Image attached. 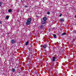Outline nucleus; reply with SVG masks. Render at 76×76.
I'll use <instances>...</instances> for the list:
<instances>
[{
	"mask_svg": "<svg viewBox=\"0 0 76 76\" xmlns=\"http://www.w3.org/2000/svg\"><path fill=\"white\" fill-rule=\"evenodd\" d=\"M32 20V19L31 18H28L26 22V25H28L31 23V21Z\"/></svg>",
	"mask_w": 76,
	"mask_h": 76,
	"instance_id": "obj_1",
	"label": "nucleus"
},
{
	"mask_svg": "<svg viewBox=\"0 0 76 76\" xmlns=\"http://www.w3.org/2000/svg\"><path fill=\"white\" fill-rule=\"evenodd\" d=\"M12 72L13 73H15V72H16V70H15V69L12 68Z\"/></svg>",
	"mask_w": 76,
	"mask_h": 76,
	"instance_id": "obj_2",
	"label": "nucleus"
},
{
	"mask_svg": "<svg viewBox=\"0 0 76 76\" xmlns=\"http://www.w3.org/2000/svg\"><path fill=\"white\" fill-rule=\"evenodd\" d=\"M11 42L12 44H15V40L14 39H12L11 40Z\"/></svg>",
	"mask_w": 76,
	"mask_h": 76,
	"instance_id": "obj_3",
	"label": "nucleus"
},
{
	"mask_svg": "<svg viewBox=\"0 0 76 76\" xmlns=\"http://www.w3.org/2000/svg\"><path fill=\"white\" fill-rule=\"evenodd\" d=\"M50 64H51V65H50V66H51V68H54V63H51Z\"/></svg>",
	"mask_w": 76,
	"mask_h": 76,
	"instance_id": "obj_4",
	"label": "nucleus"
},
{
	"mask_svg": "<svg viewBox=\"0 0 76 76\" xmlns=\"http://www.w3.org/2000/svg\"><path fill=\"white\" fill-rule=\"evenodd\" d=\"M46 47H47V45L45 44L43 45V48L44 49H45L46 48Z\"/></svg>",
	"mask_w": 76,
	"mask_h": 76,
	"instance_id": "obj_5",
	"label": "nucleus"
},
{
	"mask_svg": "<svg viewBox=\"0 0 76 76\" xmlns=\"http://www.w3.org/2000/svg\"><path fill=\"white\" fill-rule=\"evenodd\" d=\"M52 61H53V62H54V61H56V57H54L53 58Z\"/></svg>",
	"mask_w": 76,
	"mask_h": 76,
	"instance_id": "obj_6",
	"label": "nucleus"
},
{
	"mask_svg": "<svg viewBox=\"0 0 76 76\" xmlns=\"http://www.w3.org/2000/svg\"><path fill=\"white\" fill-rule=\"evenodd\" d=\"M47 18L45 17L43 18V20L45 21V20H47Z\"/></svg>",
	"mask_w": 76,
	"mask_h": 76,
	"instance_id": "obj_7",
	"label": "nucleus"
},
{
	"mask_svg": "<svg viewBox=\"0 0 76 76\" xmlns=\"http://www.w3.org/2000/svg\"><path fill=\"white\" fill-rule=\"evenodd\" d=\"M60 21H61V22H64V18H61V19H60Z\"/></svg>",
	"mask_w": 76,
	"mask_h": 76,
	"instance_id": "obj_8",
	"label": "nucleus"
},
{
	"mask_svg": "<svg viewBox=\"0 0 76 76\" xmlns=\"http://www.w3.org/2000/svg\"><path fill=\"white\" fill-rule=\"evenodd\" d=\"M75 40H76V39H73L72 41L71 42V43H73L74 41H75Z\"/></svg>",
	"mask_w": 76,
	"mask_h": 76,
	"instance_id": "obj_9",
	"label": "nucleus"
},
{
	"mask_svg": "<svg viewBox=\"0 0 76 76\" xmlns=\"http://www.w3.org/2000/svg\"><path fill=\"white\" fill-rule=\"evenodd\" d=\"M40 28H41V29H42V28H44V26H43V25H42L40 26Z\"/></svg>",
	"mask_w": 76,
	"mask_h": 76,
	"instance_id": "obj_10",
	"label": "nucleus"
},
{
	"mask_svg": "<svg viewBox=\"0 0 76 76\" xmlns=\"http://www.w3.org/2000/svg\"><path fill=\"white\" fill-rule=\"evenodd\" d=\"M9 16L7 15L6 17V19L8 20V19H9Z\"/></svg>",
	"mask_w": 76,
	"mask_h": 76,
	"instance_id": "obj_11",
	"label": "nucleus"
},
{
	"mask_svg": "<svg viewBox=\"0 0 76 76\" xmlns=\"http://www.w3.org/2000/svg\"><path fill=\"white\" fill-rule=\"evenodd\" d=\"M45 21L44 20L43 21L42 23V24H45Z\"/></svg>",
	"mask_w": 76,
	"mask_h": 76,
	"instance_id": "obj_12",
	"label": "nucleus"
},
{
	"mask_svg": "<svg viewBox=\"0 0 76 76\" xmlns=\"http://www.w3.org/2000/svg\"><path fill=\"white\" fill-rule=\"evenodd\" d=\"M28 44H29V42H28V41H27L26 43V45H28Z\"/></svg>",
	"mask_w": 76,
	"mask_h": 76,
	"instance_id": "obj_13",
	"label": "nucleus"
},
{
	"mask_svg": "<svg viewBox=\"0 0 76 76\" xmlns=\"http://www.w3.org/2000/svg\"><path fill=\"white\" fill-rule=\"evenodd\" d=\"M8 12H9V13H10V12H12V10L10 9L8 10Z\"/></svg>",
	"mask_w": 76,
	"mask_h": 76,
	"instance_id": "obj_14",
	"label": "nucleus"
},
{
	"mask_svg": "<svg viewBox=\"0 0 76 76\" xmlns=\"http://www.w3.org/2000/svg\"><path fill=\"white\" fill-rule=\"evenodd\" d=\"M2 5V2H0V7H1V6Z\"/></svg>",
	"mask_w": 76,
	"mask_h": 76,
	"instance_id": "obj_15",
	"label": "nucleus"
},
{
	"mask_svg": "<svg viewBox=\"0 0 76 76\" xmlns=\"http://www.w3.org/2000/svg\"><path fill=\"white\" fill-rule=\"evenodd\" d=\"M66 34V33H63L62 34V35H65Z\"/></svg>",
	"mask_w": 76,
	"mask_h": 76,
	"instance_id": "obj_16",
	"label": "nucleus"
},
{
	"mask_svg": "<svg viewBox=\"0 0 76 76\" xmlns=\"http://www.w3.org/2000/svg\"><path fill=\"white\" fill-rule=\"evenodd\" d=\"M53 37H54V38H56V35L54 34L53 35Z\"/></svg>",
	"mask_w": 76,
	"mask_h": 76,
	"instance_id": "obj_17",
	"label": "nucleus"
},
{
	"mask_svg": "<svg viewBox=\"0 0 76 76\" xmlns=\"http://www.w3.org/2000/svg\"><path fill=\"white\" fill-rule=\"evenodd\" d=\"M47 14H48V15H50V12L49 11H48L47 12Z\"/></svg>",
	"mask_w": 76,
	"mask_h": 76,
	"instance_id": "obj_18",
	"label": "nucleus"
},
{
	"mask_svg": "<svg viewBox=\"0 0 76 76\" xmlns=\"http://www.w3.org/2000/svg\"><path fill=\"white\" fill-rule=\"evenodd\" d=\"M23 75H25L26 73H25V71H24L23 72Z\"/></svg>",
	"mask_w": 76,
	"mask_h": 76,
	"instance_id": "obj_19",
	"label": "nucleus"
},
{
	"mask_svg": "<svg viewBox=\"0 0 76 76\" xmlns=\"http://www.w3.org/2000/svg\"><path fill=\"white\" fill-rule=\"evenodd\" d=\"M73 33H76V31L75 30H74L73 31Z\"/></svg>",
	"mask_w": 76,
	"mask_h": 76,
	"instance_id": "obj_20",
	"label": "nucleus"
},
{
	"mask_svg": "<svg viewBox=\"0 0 76 76\" xmlns=\"http://www.w3.org/2000/svg\"><path fill=\"white\" fill-rule=\"evenodd\" d=\"M61 15H62V14H60V15H59V16L60 17H61Z\"/></svg>",
	"mask_w": 76,
	"mask_h": 76,
	"instance_id": "obj_21",
	"label": "nucleus"
},
{
	"mask_svg": "<svg viewBox=\"0 0 76 76\" xmlns=\"http://www.w3.org/2000/svg\"><path fill=\"white\" fill-rule=\"evenodd\" d=\"M23 70L20 71V72H19V73H21V72H22Z\"/></svg>",
	"mask_w": 76,
	"mask_h": 76,
	"instance_id": "obj_22",
	"label": "nucleus"
},
{
	"mask_svg": "<svg viewBox=\"0 0 76 76\" xmlns=\"http://www.w3.org/2000/svg\"><path fill=\"white\" fill-rule=\"evenodd\" d=\"M24 7H28V6L27 5H25Z\"/></svg>",
	"mask_w": 76,
	"mask_h": 76,
	"instance_id": "obj_23",
	"label": "nucleus"
},
{
	"mask_svg": "<svg viewBox=\"0 0 76 76\" xmlns=\"http://www.w3.org/2000/svg\"><path fill=\"white\" fill-rule=\"evenodd\" d=\"M1 21H0V24H1Z\"/></svg>",
	"mask_w": 76,
	"mask_h": 76,
	"instance_id": "obj_24",
	"label": "nucleus"
},
{
	"mask_svg": "<svg viewBox=\"0 0 76 76\" xmlns=\"http://www.w3.org/2000/svg\"><path fill=\"white\" fill-rule=\"evenodd\" d=\"M75 69H76V66H75Z\"/></svg>",
	"mask_w": 76,
	"mask_h": 76,
	"instance_id": "obj_25",
	"label": "nucleus"
},
{
	"mask_svg": "<svg viewBox=\"0 0 76 76\" xmlns=\"http://www.w3.org/2000/svg\"><path fill=\"white\" fill-rule=\"evenodd\" d=\"M19 12V10L17 11V12Z\"/></svg>",
	"mask_w": 76,
	"mask_h": 76,
	"instance_id": "obj_26",
	"label": "nucleus"
},
{
	"mask_svg": "<svg viewBox=\"0 0 76 76\" xmlns=\"http://www.w3.org/2000/svg\"><path fill=\"white\" fill-rule=\"evenodd\" d=\"M75 18H76V15L75 16Z\"/></svg>",
	"mask_w": 76,
	"mask_h": 76,
	"instance_id": "obj_27",
	"label": "nucleus"
},
{
	"mask_svg": "<svg viewBox=\"0 0 76 76\" xmlns=\"http://www.w3.org/2000/svg\"><path fill=\"white\" fill-rule=\"evenodd\" d=\"M20 69H21V70H22V68H20Z\"/></svg>",
	"mask_w": 76,
	"mask_h": 76,
	"instance_id": "obj_28",
	"label": "nucleus"
},
{
	"mask_svg": "<svg viewBox=\"0 0 76 76\" xmlns=\"http://www.w3.org/2000/svg\"><path fill=\"white\" fill-rule=\"evenodd\" d=\"M51 76H53V75H52Z\"/></svg>",
	"mask_w": 76,
	"mask_h": 76,
	"instance_id": "obj_29",
	"label": "nucleus"
},
{
	"mask_svg": "<svg viewBox=\"0 0 76 76\" xmlns=\"http://www.w3.org/2000/svg\"><path fill=\"white\" fill-rule=\"evenodd\" d=\"M12 53L13 54V52Z\"/></svg>",
	"mask_w": 76,
	"mask_h": 76,
	"instance_id": "obj_30",
	"label": "nucleus"
}]
</instances>
